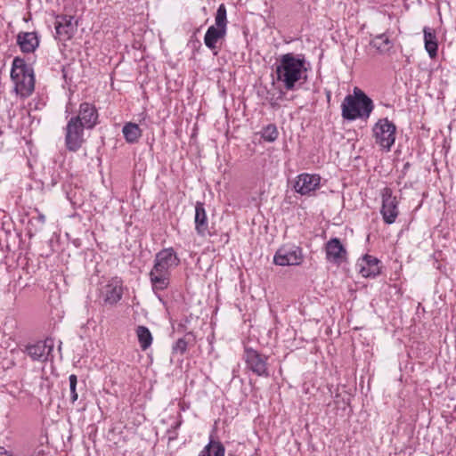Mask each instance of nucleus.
Instances as JSON below:
<instances>
[{
  "label": "nucleus",
  "mask_w": 456,
  "mask_h": 456,
  "mask_svg": "<svg viewBox=\"0 0 456 456\" xmlns=\"http://www.w3.org/2000/svg\"><path fill=\"white\" fill-rule=\"evenodd\" d=\"M274 67L276 81L286 91L297 90L307 78L306 61L303 54H282L277 59Z\"/></svg>",
  "instance_id": "1"
},
{
  "label": "nucleus",
  "mask_w": 456,
  "mask_h": 456,
  "mask_svg": "<svg viewBox=\"0 0 456 456\" xmlns=\"http://www.w3.org/2000/svg\"><path fill=\"white\" fill-rule=\"evenodd\" d=\"M180 258L173 248H163L155 255L154 265L149 277L153 292L167 289L170 284L171 270L178 266Z\"/></svg>",
  "instance_id": "2"
},
{
  "label": "nucleus",
  "mask_w": 456,
  "mask_h": 456,
  "mask_svg": "<svg viewBox=\"0 0 456 456\" xmlns=\"http://www.w3.org/2000/svg\"><path fill=\"white\" fill-rule=\"evenodd\" d=\"M373 108L372 100L362 90L354 88V94L346 95L341 104L342 117L346 120L367 119Z\"/></svg>",
  "instance_id": "3"
},
{
  "label": "nucleus",
  "mask_w": 456,
  "mask_h": 456,
  "mask_svg": "<svg viewBox=\"0 0 456 456\" xmlns=\"http://www.w3.org/2000/svg\"><path fill=\"white\" fill-rule=\"evenodd\" d=\"M11 78L15 85V92L21 97L29 96L35 88L34 72L22 58L15 57L12 61Z\"/></svg>",
  "instance_id": "4"
},
{
  "label": "nucleus",
  "mask_w": 456,
  "mask_h": 456,
  "mask_svg": "<svg viewBox=\"0 0 456 456\" xmlns=\"http://www.w3.org/2000/svg\"><path fill=\"white\" fill-rule=\"evenodd\" d=\"M372 130L376 143L389 151L395 141V124L387 118H381L374 125Z\"/></svg>",
  "instance_id": "5"
},
{
  "label": "nucleus",
  "mask_w": 456,
  "mask_h": 456,
  "mask_svg": "<svg viewBox=\"0 0 456 456\" xmlns=\"http://www.w3.org/2000/svg\"><path fill=\"white\" fill-rule=\"evenodd\" d=\"M63 129L66 149L70 152H77L86 142L85 129L86 127L83 126L81 123H77V120L69 118Z\"/></svg>",
  "instance_id": "6"
},
{
  "label": "nucleus",
  "mask_w": 456,
  "mask_h": 456,
  "mask_svg": "<svg viewBox=\"0 0 456 456\" xmlns=\"http://www.w3.org/2000/svg\"><path fill=\"white\" fill-rule=\"evenodd\" d=\"M243 358L246 367L258 377L268 378L270 371L268 369V356L260 354L252 348H245Z\"/></svg>",
  "instance_id": "7"
},
{
  "label": "nucleus",
  "mask_w": 456,
  "mask_h": 456,
  "mask_svg": "<svg viewBox=\"0 0 456 456\" xmlns=\"http://www.w3.org/2000/svg\"><path fill=\"white\" fill-rule=\"evenodd\" d=\"M303 259L301 248L295 245H284L274 254L273 263L281 266L299 265Z\"/></svg>",
  "instance_id": "8"
},
{
  "label": "nucleus",
  "mask_w": 456,
  "mask_h": 456,
  "mask_svg": "<svg viewBox=\"0 0 456 456\" xmlns=\"http://www.w3.org/2000/svg\"><path fill=\"white\" fill-rule=\"evenodd\" d=\"M381 198L382 206L380 213L383 220L387 224H392L399 215L398 200L395 196H393V191L388 187L382 190Z\"/></svg>",
  "instance_id": "9"
},
{
  "label": "nucleus",
  "mask_w": 456,
  "mask_h": 456,
  "mask_svg": "<svg viewBox=\"0 0 456 456\" xmlns=\"http://www.w3.org/2000/svg\"><path fill=\"white\" fill-rule=\"evenodd\" d=\"M98 110L94 104L87 102L79 104L77 114L70 118L81 123L88 130H92L98 124Z\"/></svg>",
  "instance_id": "10"
},
{
  "label": "nucleus",
  "mask_w": 456,
  "mask_h": 456,
  "mask_svg": "<svg viewBox=\"0 0 456 456\" xmlns=\"http://www.w3.org/2000/svg\"><path fill=\"white\" fill-rule=\"evenodd\" d=\"M321 184L319 175L303 173L298 175L294 182L293 189L302 196H311Z\"/></svg>",
  "instance_id": "11"
},
{
  "label": "nucleus",
  "mask_w": 456,
  "mask_h": 456,
  "mask_svg": "<svg viewBox=\"0 0 456 456\" xmlns=\"http://www.w3.org/2000/svg\"><path fill=\"white\" fill-rule=\"evenodd\" d=\"M77 24L74 21L73 16L58 15L55 19L54 28L55 37L60 41L69 40L77 31Z\"/></svg>",
  "instance_id": "12"
},
{
  "label": "nucleus",
  "mask_w": 456,
  "mask_h": 456,
  "mask_svg": "<svg viewBox=\"0 0 456 456\" xmlns=\"http://www.w3.org/2000/svg\"><path fill=\"white\" fill-rule=\"evenodd\" d=\"M123 295V282L118 277L112 278L101 289V297L105 304L115 305Z\"/></svg>",
  "instance_id": "13"
},
{
  "label": "nucleus",
  "mask_w": 456,
  "mask_h": 456,
  "mask_svg": "<svg viewBox=\"0 0 456 456\" xmlns=\"http://www.w3.org/2000/svg\"><path fill=\"white\" fill-rule=\"evenodd\" d=\"M53 347V340L52 338H46L44 341H38L36 344L27 346L25 352L33 361L46 362Z\"/></svg>",
  "instance_id": "14"
},
{
  "label": "nucleus",
  "mask_w": 456,
  "mask_h": 456,
  "mask_svg": "<svg viewBox=\"0 0 456 456\" xmlns=\"http://www.w3.org/2000/svg\"><path fill=\"white\" fill-rule=\"evenodd\" d=\"M326 259L340 265L346 258V249L338 238H332L325 244Z\"/></svg>",
  "instance_id": "15"
},
{
  "label": "nucleus",
  "mask_w": 456,
  "mask_h": 456,
  "mask_svg": "<svg viewBox=\"0 0 456 456\" xmlns=\"http://www.w3.org/2000/svg\"><path fill=\"white\" fill-rule=\"evenodd\" d=\"M357 266L362 276L365 278H375L380 273V261L370 255L360 258Z\"/></svg>",
  "instance_id": "16"
},
{
  "label": "nucleus",
  "mask_w": 456,
  "mask_h": 456,
  "mask_svg": "<svg viewBox=\"0 0 456 456\" xmlns=\"http://www.w3.org/2000/svg\"><path fill=\"white\" fill-rule=\"evenodd\" d=\"M17 45L23 53H32L39 46V37L37 32L20 31L17 35Z\"/></svg>",
  "instance_id": "17"
},
{
  "label": "nucleus",
  "mask_w": 456,
  "mask_h": 456,
  "mask_svg": "<svg viewBox=\"0 0 456 456\" xmlns=\"http://www.w3.org/2000/svg\"><path fill=\"white\" fill-rule=\"evenodd\" d=\"M226 33L227 31L225 30L210 26L204 36L205 45L211 50L214 54H217L220 49L218 44L225 38Z\"/></svg>",
  "instance_id": "18"
},
{
  "label": "nucleus",
  "mask_w": 456,
  "mask_h": 456,
  "mask_svg": "<svg viewBox=\"0 0 456 456\" xmlns=\"http://www.w3.org/2000/svg\"><path fill=\"white\" fill-rule=\"evenodd\" d=\"M195 230L200 236L208 233V221L207 213L202 202H196L195 205Z\"/></svg>",
  "instance_id": "19"
},
{
  "label": "nucleus",
  "mask_w": 456,
  "mask_h": 456,
  "mask_svg": "<svg viewBox=\"0 0 456 456\" xmlns=\"http://www.w3.org/2000/svg\"><path fill=\"white\" fill-rule=\"evenodd\" d=\"M394 45L389 32L376 35L370 42V45L375 48L380 54L388 53L394 47Z\"/></svg>",
  "instance_id": "20"
},
{
  "label": "nucleus",
  "mask_w": 456,
  "mask_h": 456,
  "mask_svg": "<svg viewBox=\"0 0 456 456\" xmlns=\"http://www.w3.org/2000/svg\"><path fill=\"white\" fill-rule=\"evenodd\" d=\"M196 343V337L193 332H187L183 338L176 340L172 346V353L174 354L183 355L188 347L194 346Z\"/></svg>",
  "instance_id": "21"
},
{
  "label": "nucleus",
  "mask_w": 456,
  "mask_h": 456,
  "mask_svg": "<svg viewBox=\"0 0 456 456\" xmlns=\"http://www.w3.org/2000/svg\"><path fill=\"white\" fill-rule=\"evenodd\" d=\"M224 454L225 448L223 444L215 440L211 436L208 444L204 446L198 456H224Z\"/></svg>",
  "instance_id": "22"
},
{
  "label": "nucleus",
  "mask_w": 456,
  "mask_h": 456,
  "mask_svg": "<svg viewBox=\"0 0 456 456\" xmlns=\"http://www.w3.org/2000/svg\"><path fill=\"white\" fill-rule=\"evenodd\" d=\"M424 42L425 49L430 58H435L437 55V40L435 31L430 28H424Z\"/></svg>",
  "instance_id": "23"
},
{
  "label": "nucleus",
  "mask_w": 456,
  "mask_h": 456,
  "mask_svg": "<svg viewBox=\"0 0 456 456\" xmlns=\"http://www.w3.org/2000/svg\"><path fill=\"white\" fill-rule=\"evenodd\" d=\"M123 135L126 141L129 143H134L138 142L142 136V130L137 124L126 123L122 129Z\"/></svg>",
  "instance_id": "24"
},
{
  "label": "nucleus",
  "mask_w": 456,
  "mask_h": 456,
  "mask_svg": "<svg viewBox=\"0 0 456 456\" xmlns=\"http://www.w3.org/2000/svg\"><path fill=\"white\" fill-rule=\"evenodd\" d=\"M138 342L142 350L148 349L152 343V336L150 330L145 326H138L136 329Z\"/></svg>",
  "instance_id": "25"
},
{
  "label": "nucleus",
  "mask_w": 456,
  "mask_h": 456,
  "mask_svg": "<svg viewBox=\"0 0 456 456\" xmlns=\"http://www.w3.org/2000/svg\"><path fill=\"white\" fill-rule=\"evenodd\" d=\"M227 11L224 4H221L215 15V24L212 27L227 31Z\"/></svg>",
  "instance_id": "26"
},
{
  "label": "nucleus",
  "mask_w": 456,
  "mask_h": 456,
  "mask_svg": "<svg viewBox=\"0 0 456 456\" xmlns=\"http://www.w3.org/2000/svg\"><path fill=\"white\" fill-rule=\"evenodd\" d=\"M279 135L278 129L275 125L269 124L265 127H264L261 136L265 142H274Z\"/></svg>",
  "instance_id": "27"
},
{
  "label": "nucleus",
  "mask_w": 456,
  "mask_h": 456,
  "mask_svg": "<svg viewBox=\"0 0 456 456\" xmlns=\"http://www.w3.org/2000/svg\"><path fill=\"white\" fill-rule=\"evenodd\" d=\"M69 389H70V399L71 403H74L78 397V395L77 393V378L75 374H71L69 377Z\"/></svg>",
  "instance_id": "28"
},
{
  "label": "nucleus",
  "mask_w": 456,
  "mask_h": 456,
  "mask_svg": "<svg viewBox=\"0 0 456 456\" xmlns=\"http://www.w3.org/2000/svg\"><path fill=\"white\" fill-rule=\"evenodd\" d=\"M0 456H12L4 448L0 447Z\"/></svg>",
  "instance_id": "29"
},
{
  "label": "nucleus",
  "mask_w": 456,
  "mask_h": 456,
  "mask_svg": "<svg viewBox=\"0 0 456 456\" xmlns=\"http://www.w3.org/2000/svg\"><path fill=\"white\" fill-rule=\"evenodd\" d=\"M37 219L41 224H44L45 222V216L43 214H39Z\"/></svg>",
  "instance_id": "30"
},
{
  "label": "nucleus",
  "mask_w": 456,
  "mask_h": 456,
  "mask_svg": "<svg viewBox=\"0 0 456 456\" xmlns=\"http://www.w3.org/2000/svg\"><path fill=\"white\" fill-rule=\"evenodd\" d=\"M69 106H70V102H69V103L67 104V106H66V110H65V113H66V114L70 113V112H69Z\"/></svg>",
  "instance_id": "31"
},
{
  "label": "nucleus",
  "mask_w": 456,
  "mask_h": 456,
  "mask_svg": "<svg viewBox=\"0 0 456 456\" xmlns=\"http://www.w3.org/2000/svg\"><path fill=\"white\" fill-rule=\"evenodd\" d=\"M192 44L194 46H200V42L199 40H195Z\"/></svg>",
  "instance_id": "32"
}]
</instances>
